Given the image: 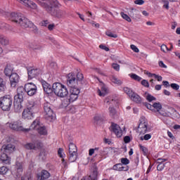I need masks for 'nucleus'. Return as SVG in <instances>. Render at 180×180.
<instances>
[{"mask_svg": "<svg viewBox=\"0 0 180 180\" xmlns=\"http://www.w3.org/2000/svg\"><path fill=\"white\" fill-rule=\"evenodd\" d=\"M165 168V163H158V165L157 166L158 171H162Z\"/></svg>", "mask_w": 180, "mask_h": 180, "instance_id": "c03bdc74", "label": "nucleus"}, {"mask_svg": "<svg viewBox=\"0 0 180 180\" xmlns=\"http://www.w3.org/2000/svg\"><path fill=\"white\" fill-rule=\"evenodd\" d=\"M84 84V75L77 73V77L74 73H69L67 76V85L70 89H79Z\"/></svg>", "mask_w": 180, "mask_h": 180, "instance_id": "7ed1b4c3", "label": "nucleus"}, {"mask_svg": "<svg viewBox=\"0 0 180 180\" xmlns=\"http://www.w3.org/2000/svg\"><path fill=\"white\" fill-rule=\"evenodd\" d=\"M122 163H118L112 167V169H114V171H120L122 169Z\"/></svg>", "mask_w": 180, "mask_h": 180, "instance_id": "a19ab883", "label": "nucleus"}, {"mask_svg": "<svg viewBox=\"0 0 180 180\" xmlns=\"http://www.w3.org/2000/svg\"><path fill=\"white\" fill-rule=\"evenodd\" d=\"M21 180H32V177L29 176H25L24 177L21 178Z\"/></svg>", "mask_w": 180, "mask_h": 180, "instance_id": "338daca9", "label": "nucleus"}, {"mask_svg": "<svg viewBox=\"0 0 180 180\" xmlns=\"http://www.w3.org/2000/svg\"><path fill=\"white\" fill-rule=\"evenodd\" d=\"M0 43L3 46H7V44H9V40L5 36L0 34Z\"/></svg>", "mask_w": 180, "mask_h": 180, "instance_id": "c756f323", "label": "nucleus"}, {"mask_svg": "<svg viewBox=\"0 0 180 180\" xmlns=\"http://www.w3.org/2000/svg\"><path fill=\"white\" fill-rule=\"evenodd\" d=\"M22 102H17V101H15L14 102V109H15V111L17 112H20V109H22V104H21Z\"/></svg>", "mask_w": 180, "mask_h": 180, "instance_id": "7c9ffc66", "label": "nucleus"}, {"mask_svg": "<svg viewBox=\"0 0 180 180\" xmlns=\"http://www.w3.org/2000/svg\"><path fill=\"white\" fill-rule=\"evenodd\" d=\"M138 131L140 134H146V133H148V122H147V120H146V117H141L139 120Z\"/></svg>", "mask_w": 180, "mask_h": 180, "instance_id": "ddd939ff", "label": "nucleus"}, {"mask_svg": "<svg viewBox=\"0 0 180 180\" xmlns=\"http://www.w3.org/2000/svg\"><path fill=\"white\" fill-rule=\"evenodd\" d=\"M146 107L147 108V109L152 110V112H155V110H154V108H153V104L151 105L150 103H146Z\"/></svg>", "mask_w": 180, "mask_h": 180, "instance_id": "864d4df0", "label": "nucleus"}, {"mask_svg": "<svg viewBox=\"0 0 180 180\" xmlns=\"http://www.w3.org/2000/svg\"><path fill=\"white\" fill-rule=\"evenodd\" d=\"M69 150V161L70 162H75L77 160V157H78V149L77 146L73 143H70L68 146Z\"/></svg>", "mask_w": 180, "mask_h": 180, "instance_id": "f8f14e48", "label": "nucleus"}, {"mask_svg": "<svg viewBox=\"0 0 180 180\" xmlns=\"http://www.w3.org/2000/svg\"><path fill=\"white\" fill-rule=\"evenodd\" d=\"M9 78L11 86H12V88H16V86L19 84V79H20L19 75H18V73H13Z\"/></svg>", "mask_w": 180, "mask_h": 180, "instance_id": "a211bd4d", "label": "nucleus"}, {"mask_svg": "<svg viewBox=\"0 0 180 180\" xmlns=\"http://www.w3.org/2000/svg\"><path fill=\"white\" fill-rule=\"evenodd\" d=\"M39 107L33 101H28L27 108H25L22 114V117L25 120H32L34 117V113L37 112Z\"/></svg>", "mask_w": 180, "mask_h": 180, "instance_id": "39448f33", "label": "nucleus"}, {"mask_svg": "<svg viewBox=\"0 0 180 180\" xmlns=\"http://www.w3.org/2000/svg\"><path fill=\"white\" fill-rule=\"evenodd\" d=\"M18 2L25 5V6H27L28 8H31V9H36L37 8V5L30 0H17Z\"/></svg>", "mask_w": 180, "mask_h": 180, "instance_id": "5701e85b", "label": "nucleus"}, {"mask_svg": "<svg viewBox=\"0 0 180 180\" xmlns=\"http://www.w3.org/2000/svg\"><path fill=\"white\" fill-rule=\"evenodd\" d=\"M39 157L41 158V160H46V153L41 152L39 154Z\"/></svg>", "mask_w": 180, "mask_h": 180, "instance_id": "052dcab7", "label": "nucleus"}, {"mask_svg": "<svg viewBox=\"0 0 180 180\" xmlns=\"http://www.w3.org/2000/svg\"><path fill=\"white\" fill-rule=\"evenodd\" d=\"M99 47H100V49H101L102 50H105V51H109V49H108L106 46H105V45H103V44H101V45L99 46Z\"/></svg>", "mask_w": 180, "mask_h": 180, "instance_id": "13d9d810", "label": "nucleus"}, {"mask_svg": "<svg viewBox=\"0 0 180 180\" xmlns=\"http://www.w3.org/2000/svg\"><path fill=\"white\" fill-rule=\"evenodd\" d=\"M42 146L41 142L37 141L35 143H28L25 144V147L27 150H36V148H41Z\"/></svg>", "mask_w": 180, "mask_h": 180, "instance_id": "412c9836", "label": "nucleus"}, {"mask_svg": "<svg viewBox=\"0 0 180 180\" xmlns=\"http://www.w3.org/2000/svg\"><path fill=\"white\" fill-rule=\"evenodd\" d=\"M97 92L99 96H105L108 94V88L104 84H102L101 89H98Z\"/></svg>", "mask_w": 180, "mask_h": 180, "instance_id": "cd10ccee", "label": "nucleus"}, {"mask_svg": "<svg viewBox=\"0 0 180 180\" xmlns=\"http://www.w3.org/2000/svg\"><path fill=\"white\" fill-rule=\"evenodd\" d=\"M165 161H167V159L159 158V159H158V164H164V162H165Z\"/></svg>", "mask_w": 180, "mask_h": 180, "instance_id": "680f3d73", "label": "nucleus"}, {"mask_svg": "<svg viewBox=\"0 0 180 180\" xmlns=\"http://www.w3.org/2000/svg\"><path fill=\"white\" fill-rule=\"evenodd\" d=\"M44 117L46 120H49V122H51V120H53L56 115L53 112V110L51 109V104L49 103H44Z\"/></svg>", "mask_w": 180, "mask_h": 180, "instance_id": "9d476101", "label": "nucleus"}, {"mask_svg": "<svg viewBox=\"0 0 180 180\" xmlns=\"http://www.w3.org/2000/svg\"><path fill=\"white\" fill-rule=\"evenodd\" d=\"M52 88L54 94L60 98H65V96L68 95V90L67 89V87L61 83H54Z\"/></svg>", "mask_w": 180, "mask_h": 180, "instance_id": "423d86ee", "label": "nucleus"}, {"mask_svg": "<svg viewBox=\"0 0 180 180\" xmlns=\"http://www.w3.org/2000/svg\"><path fill=\"white\" fill-rule=\"evenodd\" d=\"M129 77L132 79H134L135 81H138V82H140L141 81L142 78L140 77V76L136 75V74H131V75H129Z\"/></svg>", "mask_w": 180, "mask_h": 180, "instance_id": "72a5a7b5", "label": "nucleus"}, {"mask_svg": "<svg viewBox=\"0 0 180 180\" xmlns=\"http://www.w3.org/2000/svg\"><path fill=\"white\" fill-rule=\"evenodd\" d=\"M129 98H131V101L136 102V103H141V97L134 92L130 96Z\"/></svg>", "mask_w": 180, "mask_h": 180, "instance_id": "c85d7f7f", "label": "nucleus"}, {"mask_svg": "<svg viewBox=\"0 0 180 180\" xmlns=\"http://www.w3.org/2000/svg\"><path fill=\"white\" fill-rule=\"evenodd\" d=\"M106 36H108V37H113L114 39H117V34H113L109 31L105 32Z\"/></svg>", "mask_w": 180, "mask_h": 180, "instance_id": "a18cd8bd", "label": "nucleus"}, {"mask_svg": "<svg viewBox=\"0 0 180 180\" xmlns=\"http://www.w3.org/2000/svg\"><path fill=\"white\" fill-rule=\"evenodd\" d=\"M122 19H124V20H127V22H131V18L127 14H125L124 13L122 12L120 13Z\"/></svg>", "mask_w": 180, "mask_h": 180, "instance_id": "f704fd0d", "label": "nucleus"}, {"mask_svg": "<svg viewBox=\"0 0 180 180\" xmlns=\"http://www.w3.org/2000/svg\"><path fill=\"white\" fill-rule=\"evenodd\" d=\"M12 103V97L11 96H5L0 98V107L1 108L2 110H11Z\"/></svg>", "mask_w": 180, "mask_h": 180, "instance_id": "1a4fd4ad", "label": "nucleus"}, {"mask_svg": "<svg viewBox=\"0 0 180 180\" xmlns=\"http://www.w3.org/2000/svg\"><path fill=\"white\" fill-rule=\"evenodd\" d=\"M98 179V169L95 167L92 169L89 176L82 177L81 180H97Z\"/></svg>", "mask_w": 180, "mask_h": 180, "instance_id": "aec40b11", "label": "nucleus"}, {"mask_svg": "<svg viewBox=\"0 0 180 180\" xmlns=\"http://www.w3.org/2000/svg\"><path fill=\"white\" fill-rule=\"evenodd\" d=\"M49 176H50V173L47 170H44V169L37 174V178L39 180L49 179Z\"/></svg>", "mask_w": 180, "mask_h": 180, "instance_id": "a878e982", "label": "nucleus"}, {"mask_svg": "<svg viewBox=\"0 0 180 180\" xmlns=\"http://www.w3.org/2000/svg\"><path fill=\"white\" fill-rule=\"evenodd\" d=\"M24 87L28 96H33L37 94V86L34 83H27Z\"/></svg>", "mask_w": 180, "mask_h": 180, "instance_id": "2eb2a0df", "label": "nucleus"}, {"mask_svg": "<svg viewBox=\"0 0 180 180\" xmlns=\"http://www.w3.org/2000/svg\"><path fill=\"white\" fill-rule=\"evenodd\" d=\"M63 151H64V150L61 148H60L58 150V154L59 157H60V158H63L64 157V155H63Z\"/></svg>", "mask_w": 180, "mask_h": 180, "instance_id": "6e6d98bb", "label": "nucleus"}, {"mask_svg": "<svg viewBox=\"0 0 180 180\" xmlns=\"http://www.w3.org/2000/svg\"><path fill=\"white\" fill-rule=\"evenodd\" d=\"M141 85L143 86H146V88H148L150 86V84L148 83V81L143 79L141 81Z\"/></svg>", "mask_w": 180, "mask_h": 180, "instance_id": "603ef678", "label": "nucleus"}, {"mask_svg": "<svg viewBox=\"0 0 180 180\" xmlns=\"http://www.w3.org/2000/svg\"><path fill=\"white\" fill-rule=\"evenodd\" d=\"M5 88H6V82L4 81V79L0 77V91H5Z\"/></svg>", "mask_w": 180, "mask_h": 180, "instance_id": "473e14b6", "label": "nucleus"}, {"mask_svg": "<svg viewBox=\"0 0 180 180\" xmlns=\"http://www.w3.org/2000/svg\"><path fill=\"white\" fill-rule=\"evenodd\" d=\"M79 89H70V94L67 100L63 101V103L66 102L64 105L65 107L68 106L71 102H75L78 99V96L79 95Z\"/></svg>", "mask_w": 180, "mask_h": 180, "instance_id": "9b49d317", "label": "nucleus"}, {"mask_svg": "<svg viewBox=\"0 0 180 180\" xmlns=\"http://www.w3.org/2000/svg\"><path fill=\"white\" fill-rule=\"evenodd\" d=\"M124 141L126 143H129L130 141V136H126L125 137H124Z\"/></svg>", "mask_w": 180, "mask_h": 180, "instance_id": "0e129e2a", "label": "nucleus"}, {"mask_svg": "<svg viewBox=\"0 0 180 180\" xmlns=\"http://www.w3.org/2000/svg\"><path fill=\"white\" fill-rule=\"evenodd\" d=\"M41 85H42V88H43L44 92H46V94H53V91H54V90L53 89V86H51L50 84L47 83L46 81L42 80Z\"/></svg>", "mask_w": 180, "mask_h": 180, "instance_id": "4be33fe9", "label": "nucleus"}, {"mask_svg": "<svg viewBox=\"0 0 180 180\" xmlns=\"http://www.w3.org/2000/svg\"><path fill=\"white\" fill-rule=\"evenodd\" d=\"M8 171V167L3 166L0 167V175H5Z\"/></svg>", "mask_w": 180, "mask_h": 180, "instance_id": "c9c22d12", "label": "nucleus"}, {"mask_svg": "<svg viewBox=\"0 0 180 180\" xmlns=\"http://www.w3.org/2000/svg\"><path fill=\"white\" fill-rule=\"evenodd\" d=\"M15 151V146L13 144L4 145L1 148V157L0 160L3 164H6L8 165H11V156L10 154H12Z\"/></svg>", "mask_w": 180, "mask_h": 180, "instance_id": "20e7f679", "label": "nucleus"}, {"mask_svg": "<svg viewBox=\"0 0 180 180\" xmlns=\"http://www.w3.org/2000/svg\"><path fill=\"white\" fill-rule=\"evenodd\" d=\"M28 129L30 130H37L40 136H47V129L46 127L43 126V124L40 123L39 119L34 120Z\"/></svg>", "mask_w": 180, "mask_h": 180, "instance_id": "0eeeda50", "label": "nucleus"}, {"mask_svg": "<svg viewBox=\"0 0 180 180\" xmlns=\"http://www.w3.org/2000/svg\"><path fill=\"white\" fill-rule=\"evenodd\" d=\"M43 74V70L37 68H27V75L28 79H33V78H37Z\"/></svg>", "mask_w": 180, "mask_h": 180, "instance_id": "4468645a", "label": "nucleus"}, {"mask_svg": "<svg viewBox=\"0 0 180 180\" xmlns=\"http://www.w3.org/2000/svg\"><path fill=\"white\" fill-rule=\"evenodd\" d=\"M170 86L175 91H178V89H179V85L178 84L172 83L170 84Z\"/></svg>", "mask_w": 180, "mask_h": 180, "instance_id": "09e8293b", "label": "nucleus"}, {"mask_svg": "<svg viewBox=\"0 0 180 180\" xmlns=\"http://www.w3.org/2000/svg\"><path fill=\"white\" fill-rule=\"evenodd\" d=\"M145 74H146V75H148V77H154V78H155V74H154V73H151V72H145Z\"/></svg>", "mask_w": 180, "mask_h": 180, "instance_id": "bf43d9fd", "label": "nucleus"}, {"mask_svg": "<svg viewBox=\"0 0 180 180\" xmlns=\"http://www.w3.org/2000/svg\"><path fill=\"white\" fill-rule=\"evenodd\" d=\"M139 148L141 150V151H143V154H148V150L147 149V148H146V146L139 145Z\"/></svg>", "mask_w": 180, "mask_h": 180, "instance_id": "8fccbe9b", "label": "nucleus"}, {"mask_svg": "<svg viewBox=\"0 0 180 180\" xmlns=\"http://www.w3.org/2000/svg\"><path fill=\"white\" fill-rule=\"evenodd\" d=\"M131 50H133V51H134V53H139L140 51V50H139V48H137V46H136L135 45H131L130 46Z\"/></svg>", "mask_w": 180, "mask_h": 180, "instance_id": "5fc2aeb1", "label": "nucleus"}, {"mask_svg": "<svg viewBox=\"0 0 180 180\" xmlns=\"http://www.w3.org/2000/svg\"><path fill=\"white\" fill-rule=\"evenodd\" d=\"M110 130L118 138H120L122 136H123V131L122 130V128H120V126L117 125V124L112 123L110 127Z\"/></svg>", "mask_w": 180, "mask_h": 180, "instance_id": "f3484780", "label": "nucleus"}, {"mask_svg": "<svg viewBox=\"0 0 180 180\" xmlns=\"http://www.w3.org/2000/svg\"><path fill=\"white\" fill-rule=\"evenodd\" d=\"M109 101H110L111 103H112V105H115V106H119V103H120L119 96L117 94L112 95V97H110L109 100L106 99V103H109Z\"/></svg>", "mask_w": 180, "mask_h": 180, "instance_id": "b1692460", "label": "nucleus"}, {"mask_svg": "<svg viewBox=\"0 0 180 180\" xmlns=\"http://www.w3.org/2000/svg\"><path fill=\"white\" fill-rule=\"evenodd\" d=\"M161 50H162V51H163V53H167V51H171V49H168V47L165 44H162L161 46Z\"/></svg>", "mask_w": 180, "mask_h": 180, "instance_id": "79ce46f5", "label": "nucleus"}, {"mask_svg": "<svg viewBox=\"0 0 180 180\" xmlns=\"http://www.w3.org/2000/svg\"><path fill=\"white\" fill-rule=\"evenodd\" d=\"M13 72V67L11 65H7L6 67L4 69V74L6 75V77H11Z\"/></svg>", "mask_w": 180, "mask_h": 180, "instance_id": "bb28decb", "label": "nucleus"}, {"mask_svg": "<svg viewBox=\"0 0 180 180\" xmlns=\"http://www.w3.org/2000/svg\"><path fill=\"white\" fill-rule=\"evenodd\" d=\"M11 20L12 22H15V23H17V25H20L21 27H32L35 32H37L38 30L37 27H36L33 22L29 20V19L24 17L22 13H12L11 14Z\"/></svg>", "mask_w": 180, "mask_h": 180, "instance_id": "f03ea898", "label": "nucleus"}, {"mask_svg": "<svg viewBox=\"0 0 180 180\" xmlns=\"http://www.w3.org/2000/svg\"><path fill=\"white\" fill-rule=\"evenodd\" d=\"M146 100L148 102H153V101H156L157 98H155V97L153 96L151 94H148L146 96Z\"/></svg>", "mask_w": 180, "mask_h": 180, "instance_id": "ea45409f", "label": "nucleus"}, {"mask_svg": "<svg viewBox=\"0 0 180 180\" xmlns=\"http://www.w3.org/2000/svg\"><path fill=\"white\" fill-rule=\"evenodd\" d=\"M110 79L112 82H113V84H117V85H122V80L119 79L117 77L115 76H112Z\"/></svg>", "mask_w": 180, "mask_h": 180, "instance_id": "2f4dec72", "label": "nucleus"}, {"mask_svg": "<svg viewBox=\"0 0 180 180\" xmlns=\"http://www.w3.org/2000/svg\"><path fill=\"white\" fill-rule=\"evenodd\" d=\"M134 4H136V5H143L144 0H136Z\"/></svg>", "mask_w": 180, "mask_h": 180, "instance_id": "4d7b16f0", "label": "nucleus"}, {"mask_svg": "<svg viewBox=\"0 0 180 180\" xmlns=\"http://www.w3.org/2000/svg\"><path fill=\"white\" fill-rule=\"evenodd\" d=\"M30 48L32 49V50H41L43 46H41V45L31 44Z\"/></svg>", "mask_w": 180, "mask_h": 180, "instance_id": "4c0bfd02", "label": "nucleus"}, {"mask_svg": "<svg viewBox=\"0 0 180 180\" xmlns=\"http://www.w3.org/2000/svg\"><path fill=\"white\" fill-rule=\"evenodd\" d=\"M112 67L115 71H120V65L119 64L112 63Z\"/></svg>", "mask_w": 180, "mask_h": 180, "instance_id": "de8ad7c7", "label": "nucleus"}, {"mask_svg": "<svg viewBox=\"0 0 180 180\" xmlns=\"http://www.w3.org/2000/svg\"><path fill=\"white\" fill-rule=\"evenodd\" d=\"M25 94H26V90L25 86H20L17 89V94L14 96L15 102H23V98L25 97Z\"/></svg>", "mask_w": 180, "mask_h": 180, "instance_id": "dca6fc26", "label": "nucleus"}, {"mask_svg": "<svg viewBox=\"0 0 180 180\" xmlns=\"http://www.w3.org/2000/svg\"><path fill=\"white\" fill-rule=\"evenodd\" d=\"M159 66L161 67V68H167V65L164 64L162 61L159 62Z\"/></svg>", "mask_w": 180, "mask_h": 180, "instance_id": "e2e57ef3", "label": "nucleus"}, {"mask_svg": "<svg viewBox=\"0 0 180 180\" xmlns=\"http://www.w3.org/2000/svg\"><path fill=\"white\" fill-rule=\"evenodd\" d=\"M153 109L154 110H155V112H159L162 116H165V117L168 116V113L160 112V110L162 109V105H161L160 103H154Z\"/></svg>", "mask_w": 180, "mask_h": 180, "instance_id": "393cba45", "label": "nucleus"}, {"mask_svg": "<svg viewBox=\"0 0 180 180\" xmlns=\"http://www.w3.org/2000/svg\"><path fill=\"white\" fill-rule=\"evenodd\" d=\"M121 163L122 165H129L130 164V160L126 158H121Z\"/></svg>", "mask_w": 180, "mask_h": 180, "instance_id": "58836bf2", "label": "nucleus"}, {"mask_svg": "<svg viewBox=\"0 0 180 180\" xmlns=\"http://www.w3.org/2000/svg\"><path fill=\"white\" fill-rule=\"evenodd\" d=\"M49 5L46 4L44 2H40L41 6H43V8H45L46 11L49 12L51 15V16H53V18H57L58 19H60V18H63L64 15H65V11L63 10L58 9L61 5L58 4V1L57 0H49Z\"/></svg>", "mask_w": 180, "mask_h": 180, "instance_id": "f257e3e1", "label": "nucleus"}, {"mask_svg": "<svg viewBox=\"0 0 180 180\" xmlns=\"http://www.w3.org/2000/svg\"><path fill=\"white\" fill-rule=\"evenodd\" d=\"M150 139H151V134H147L146 135H144L143 136H141L140 139L141 140V141H143V140H150Z\"/></svg>", "mask_w": 180, "mask_h": 180, "instance_id": "37998d69", "label": "nucleus"}, {"mask_svg": "<svg viewBox=\"0 0 180 180\" xmlns=\"http://www.w3.org/2000/svg\"><path fill=\"white\" fill-rule=\"evenodd\" d=\"M99 150V148H91L89 150V155L90 157H92V155H94V154L95 153V151Z\"/></svg>", "mask_w": 180, "mask_h": 180, "instance_id": "49530a36", "label": "nucleus"}, {"mask_svg": "<svg viewBox=\"0 0 180 180\" xmlns=\"http://www.w3.org/2000/svg\"><path fill=\"white\" fill-rule=\"evenodd\" d=\"M6 127L11 129V130H15V131H24L25 133H27V131H30V129L24 128L23 123L22 121L17 120L13 121L11 122L6 123Z\"/></svg>", "mask_w": 180, "mask_h": 180, "instance_id": "6e6552de", "label": "nucleus"}, {"mask_svg": "<svg viewBox=\"0 0 180 180\" xmlns=\"http://www.w3.org/2000/svg\"><path fill=\"white\" fill-rule=\"evenodd\" d=\"M25 166L22 162H16L15 165L14 166V173L16 176H20L22 175V172H23V169Z\"/></svg>", "mask_w": 180, "mask_h": 180, "instance_id": "6ab92c4d", "label": "nucleus"}, {"mask_svg": "<svg viewBox=\"0 0 180 180\" xmlns=\"http://www.w3.org/2000/svg\"><path fill=\"white\" fill-rule=\"evenodd\" d=\"M155 79H158V81L159 82L162 81V77L158 75H155Z\"/></svg>", "mask_w": 180, "mask_h": 180, "instance_id": "69168bd1", "label": "nucleus"}, {"mask_svg": "<svg viewBox=\"0 0 180 180\" xmlns=\"http://www.w3.org/2000/svg\"><path fill=\"white\" fill-rule=\"evenodd\" d=\"M47 25H49V20H46L41 22V26H47Z\"/></svg>", "mask_w": 180, "mask_h": 180, "instance_id": "774afa93", "label": "nucleus"}, {"mask_svg": "<svg viewBox=\"0 0 180 180\" xmlns=\"http://www.w3.org/2000/svg\"><path fill=\"white\" fill-rule=\"evenodd\" d=\"M109 112H110V116H115V115H116V110H115L112 107L109 108Z\"/></svg>", "mask_w": 180, "mask_h": 180, "instance_id": "3c124183", "label": "nucleus"}, {"mask_svg": "<svg viewBox=\"0 0 180 180\" xmlns=\"http://www.w3.org/2000/svg\"><path fill=\"white\" fill-rule=\"evenodd\" d=\"M124 92H125V94H127V95H128L129 97L131 96V94H133L134 93L129 87H124Z\"/></svg>", "mask_w": 180, "mask_h": 180, "instance_id": "e433bc0d", "label": "nucleus"}]
</instances>
